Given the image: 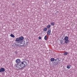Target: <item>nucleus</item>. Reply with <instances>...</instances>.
Instances as JSON below:
<instances>
[{"instance_id":"nucleus-13","label":"nucleus","mask_w":77,"mask_h":77,"mask_svg":"<svg viewBox=\"0 0 77 77\" xmlns=\"http://www.w3.org/2000/svg\"><path fill=\"white\" fill-rule=\"evenodd\" d=\"M10 36H11V37H12V38H15V35H14L12 34H11V35Z\"/></svg>"},{"instance_id":"nucleus-11","label":"nucleus","mask_w":77,"mask_h":77,"mask_svg":"<svg viewBox=\"0 0 77 77\" xmlns=\"http://www.w3.org/2000/svg\"><path fill=\"white\" fill-rule=\"evenodd\" d=\"M43 30L45 32H47V28H43Z\"/></svg>"},{"instance_id":"nucleus-16","label":"nucleus","mask_w":77,"mask_h":77,"mask_svg":"<svg viewBox=\"0 0 77 77\" xmlns=\"http://www.w3.org/2000/svg\"><path fill=\"white\" fill-rule=\"evenodd\" d=\"M64 54L65 56H66V55H67V54H68V52H65V53H64Z\"/></svg>"},{"instance_id":"nucleus-6","label":"nucleus","mask_w":77,"mask_h":77,"mask_svg":"<svg viewBox=\"0 0 77 77\" xmlns=\"http://www.w3.org/2000/svg\"><path fill=\"white\" fill-rule=\"evenodd\" d=\"M47 35H48V36H50V35H51V29H49L48 30V31L47 32Z\"/></svg>"},{"instance_id":"nucleus-17","label":"nucleus","mask_w":77,"mask_h":77,"mask_svg":"<svg viewBox=\"0 0 77 77\" xmlns=\"http://www.w3.org/2000/svg\"><path fill=\"white\" fill-rule=\"evenodd\" d=\"M42 38L40 36L38 37V39H41Z\"/></svg>"},{"instance_id":"nucleus-4","label":"nucleus","mask_w":77,"mask_h":77,"mask_svg":"<svg viewBox=\"0 0 77 77\" xmlns=\"http://www.w3.org/2000/svg\"><path fill=\"white\" fill-rule=\"evenodd\" d=\"M24 39V37L23 36H21L19 37V40H20V41L24 43L25 44V42L23 41V39Z\"/></svg>"},{"instance_id":"nucleus-9","label":"nucleus","mask_w":77,"mask_h":77,"mask_svg":"<svg viewBox=\"0 0 77 77\" xmlns=\"http://www.w3.org/2000/svg\"><path fill=\"white\" fill-rule=\"evenodd\" d=\"M15 40L16 42H19L20 41L19 38H17Z\"/></svg>"},{"instance_id":"nucleus-7","label":"nucleus","mask_w":77,"mask_h":77,"mask_svg":"<svg viewBox=\"0 0 77 77\" xmlns=\"http://www.w3.org/2000/svg\"><path fill=\"white\" fill-rule=\"evenodd\" d=\"M66 68L67 69H70L71 68V65H67V66Z\"/></svg>"},{"instance_id":"nucleus-8","label":"nucleus","mask_w":77,"mask_h":77,"mask_svg":"<svg viewBox=\"0 0 77 77\" xmlns=\"http://www.w3.org/2000/svg\"><path fill=\"white\" fill-rule=\"evenodd\" d=\"M1 72H4V71H5V69L3 68H1Z\"/></svg>"},{"instance_id":"nucleus-19","label":"nucleus","mask_w":77,"mask_h":77,"mask_svg":"<svg viewBox=\"0 0 77 77\" xmlns=\"http://www.w3.org/2000/svg\"><path fill=\"white\" fill-rule=\"evenodd\" d=\"M1 72V69H0V72Z\"/></svg>"},{"instance_id":"nucleus-2","label":"nucleus","mask_w":77,"mask_h":77,"mask_svg":"<svg viewBox=\"0 0 77 77\" xmlns=\"http://www.w3.org/2000/svg\"><path fill=\"white\" fill-rule=\"evenodd\" d=\"M15 44L16 46H23V45H25V44L24 43H22V42H20V41H19V42H15Z\"/></svg>"},{"instance_id":"nucleus-12","label":"nucleus","mask_w":77,"mask_h":77,"mask_svg":"<svg viewBox=\"0 0 77 77\" xmlns=\"http://www.w3.org/2000/svg\"><path fill=\"white\" fill-rule=\"evenodd\" d=\"M47 28L48 29H49V28H50L51 27V25H48L47 26Z\"/></svg>"},{"instance_id":"nucleus-5","label":"nucleus","mask_w":77,"mask_h":77,"mask_svg":"<svg viewBox=\"0 0 77 77\" xmlns=\"http://www.w3.org/2000/svg\"><path fill=\"white\" fill-rule=\"evenodd\" d=\"M15 62L16 63H17V64L16 65L17 66V65H19V63H21V60L20 59H17L16 60Z\"/></svg>"},{"instance_id":"nucleus-20","label":"nucleus","mask_w":77,"mask_h":77,"mask_svg":"<svg viewBox=\"0 0 77 77\" xmlns=\"http://www.w3.org/2000/svg\"><path fill=\"white\" fill-rule=\"evenodd\" d=\"M26 44H27L28 43V42H26Z\"/></svg>"},{"instance_id":"nucleus-3","label":"nucleus","mask_w":77,"mask_h":77,"mask_svg":"<svg viewBox=\"0 0 77 77\" xmlns=\"http://www.w3.org/2000/svg\"><path fill=\"white\" fill-rule=\"evenodd\" d=\"M69 39V37L68 36H66L65 37L64 40H65V43H66V44H68V43H69V41L68 40Z\"/></svg>"},{"instance_id":"nucleus-14","label":"nucleus","mask_w":77,"mask_h":77,"mask_svg":"<svg viewBox=\"0 0 77 77\" xmlns=\"http://www.w3.org/2000/svg\"><path fill=\"white\" fill-rule=\"evenodd\" d=\"M47 38H48L47 35H46L44 37V39L45 40H47Z\"/></svg>"},{"instance_id":"nucleus-18","label":"nucleus","mask_w":77,"mask_h":77,"mask_svg":"<svg viewBox=\"0 0 77 77\" xmlns=\"http://www.w3.org/2000/svg\"><path fill=\"white\" fill-rule=\"evenodd\" d=\"M58 60V59H56L54 60L55 61V62H56L57 61V60Z\"/></svg>"},{"instance_id":"nucleus-1","label":"nucleus","mask_w":77,"mask_h":77,"mask_svg":"<svg viewBox=\"0 0 77 77\" xmlns=\"http://www.w3.org/2000/svg\"><path fill=\"white\" fill-rule=\"evenodd\" d=\"M27 66V62L25 61L21 62L20 65L17 64L16 65V67L19 69H23L25 68Z\"/></svg>"},{"instance_id":"nucleus-10","label":"nucleus","mask_w":77,"mask_h":77,"mask_svg":"<svg viewBox=\"0 0 77 77\" xmlns=\"http://www.w3.org/2000/svg\"><path fill=\"white\" fill-rule=\"evenodd\" d=\"M55 59H54V58H51V62H53L54 61V60Z\"/></svg>"},{"instance_id":"nucleus-15","label":"nucleus","mask_w":77,"mask_h":77,"mask_svg":"<svg viewBox=\"0 0 77 77\" xmlns=\"http://www.w3.org/2000/svg\"><path fill=\"white\" fill-rule=\"evenodd\" d=\"M51 26H54L55 24V23H54V22H52L51 23Z\"/></svg>"}]
</instances>
